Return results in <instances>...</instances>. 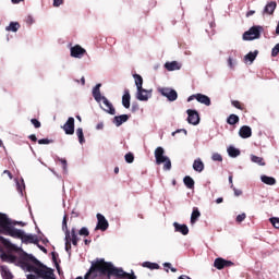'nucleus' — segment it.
I'll list each match as a JSON object with an SVG mask.
<instances>
[{
  "instance_id": "41",
  "label": "nucleus",
  "mask_w": 279,
  "mask_h": 279,
  "mask_svg": "<svg viewBox=\"0 0 279 279\" xmlns=\"http://www.w3.org/2000/svg\"><path fill=\"white\" fill-rule=\"evenodd\" d=\"M269 221L274 226V228L279 230V218L278 217H272V218L269 219Z\"/></svg>"
},
{
  "instance_id": "14",
  "label": "nucleus",
  "mask_w": 279,
  "mask_h": 279,
  "mask_svg": "<svg viewBox=\"0 0 279 279\" xmlns=\"http://www.w3.org/2000/svg\"><path fill=\"white\" fill-rule=\"evenodd\" d=\"M239 135L241 136V138H250L252 136V128L247 125L241 126Z\"/></svg>"
},
{
  "instance_id": "38",
  "label": "nucleus",
  "mask_w": 279,
  "mask_h": 279,
  "mask_svg": "<svg viewBox=\"0 0 279 279\" xmlns=\"http://www.w3.org/2000/svg\"><path fill=\"white\" fill-rule=\"evenodd\" d=\"M211 160H214V162H223V157L219 153H214Z\"/></svg>"
},
{
  "instance_id": "57",
  "label": "nucleus",
  "mask_w": 279,
  "mask_h": 279,
  "mask_svg": "<svg viewBox=\"0 0 279 279\" xmlns=\"http://www.w3.org/2000/svg\"><path fill=\"white\" fill-rule=\"evenodd\" d=\"M216 204H223V197H219L216 199Z\"/></svg>"
},
{
  "instance_id": "18",
  "label": "nucleus",
  "mask_w": 279,
  "mask_h": 279,
  "mask_svg": "<svg viewBox=\"0 0 279 279\" xmlns=\"http://www.w3.org/2000/svg\"><path fill=\"white\" fill-rule=\"evenodd\" d=\"M136 99H138V101H147L149 99V92L145 88H143V92L137 89Z\"/></svg>"
},
{
  "instance_id": "3",
  "label": "nucleus",
  "mask_w": 279,
  "mask_h": 279,
  "mask_svg": "<svg viewBox=\"0 0 279 279\" xmlns=\"http://www.w3.org/2000/svg\"><path fill=\"white\" fill-rule=\"evenodd\" d=\"M155 158H156V162L157 165H162L163 162H166L163 165V169L166 171H170L171 169V159H169V157L165 156V148L162 147H157L155 149Z\"/></svg>"
},
{
  "instance_id": "54",
  "label": "nucleus",
  "mask_w": 279,
  "mask_h": 279,
  "mask_svg": "<svg viewBox=\"0 0 279 279\" xmlns=\"http://www.w3.org/2000/svg\"><path fill=\"white\" fill-rule=\"evenodd\" d=\"M37 247H39V250L44 252V254H47V250L45 248V246L37 244Z\"/></svg>"
},
{
  "instance_id": "62",
  "label": "nucleus",
  "mask_w": 279,
  "mask_h": 279,
  "mask_svg": "<svg viewBox=\"0 0 279 279\" xmlns=\"http://www.w3.org/2000/svg\"><path fill=\"white\" fill-rule=\"evenodd\" d=\"M81 82H82V85L84 86L86 84V78L82 77Z\"/></svg>"
},
{
  "instance_id": "25",
  "label": "nucleus",
  "mask_w": 279,
  "mask_h": 279,
  "mask_svg": "<svg viewBox=\"0 0 279 279\" xmlns=\"http://www.w3.org/2000/svg\"><path fill=\"white\" fill-rule=\"evenodd\" d=\"M260 180L264 184H267L268 186H274V184H276V179L274 177L262 175Z\"/></svg>"
},
{
  "instance_id": "46",
  "label": "nucleus",
  "mask_w": 279,
  "mask_h": 279,
  "mask_svg": "<svg viewBox=\"0 0 279 279\" xmlns=\"http://www.w3.org/2000/svg\"><path fill=\"white\" fill-rule=\"evenodd\" d=\"M60 5H64V0H53V8H60Z\"/></svg>"
},
{
  "instance_id": "31",
  "label": "nucleus",
  "mask_w": 279,
  "mask_h": 279,
  "mask_svg": "<svg viewBox=\"0 0 279 279\" xmlns=\"http://www.w3.org/2000/svg\"><path fill=\"white\" fill-rule=\"evenodd\" d=\"M65 252L71 254V231H66L65 235Z\"/></svg>"
},
{
  "instance_id": "39",
  "label": "nucleus",
  "mask_w": 279,
  "mask_h": 279,
  "mask_svg": "<svg viewBox=\"0 0 279 279\" xmlns=\"http://www.w3.org/2000/svg\"><path fill=\"white\" fill-rule=\"evenodd\" d=\"M232 106L234 108H236L238 110H245V107L243 106V104H241V101L239 100H232L231 101Z\"/></svg>"
},
{
  "instance_id": "48",
  "label": "nucleus",
  "mask_w": 279,
  "mask_h": 279,
  "mask_svg": "<svg viewBox=\"0 0 279 279\" xmlns=\"http://www.w3.org/2000/svg\"><path fill=\"white\" fill-rule=\"evenodd\" d=\"M231 189H233V192H234V195H235V197H240V195H243V191H241V190H236V187H231Z\"/></svg>"
},
{
  "instance_id": "19",
  "label": "nucleus",
  "mask_w": 279,
  "mask_h": 279,
  "mask_svg": "<svg viewBox=\"0 0 279 279\" xmlns=\"http://www.w3.org/2000/svg\"><path fill=\"white\" fill-rule=\"evenodd\" d=\"M99 88H101V84H97L94 88H93V97L96 101H101V99H104V96H101V92L99 90Z\"/></svg>"
},
{
  "instance_id": "10",
  "label": "nucleus",
  "mask_w": 279,
  "mask_h": 279,
  "mask_svg": "<svg viewBox=\"0 0 279 279\" xmlns=\"http://www.w3.org/2000/svg\"><path fill=\"white\" fill-rule=\"evenodd\" d=\"M97 219H98V222H97V226H96V230H101L102 232H106V230H108L109 228V223H108V220L106 219V217L101 214H97Z\"/></svg>"
},
{
  "instance_id": "21",
  "label": "nucleus",
  "mask_w": 279,
  "mask_h": 279,
  "mask_svg": "<svg viewBox=\"0 0 279 279\" xmlns=\"http://www.w3.org/2000/svg\"><path fill=\"white\" fill-rule=\"evenodd\" d=\"M201 217H202V213H199V208L194 207L193 211H192V215H191V223H192V226L194 223H197V219H199Z\"/></svg>"
},
{
  "instance_id": "35",
  "label": "nucleus",
  "mask_w": 279,
  "mask_h": 279,
  "mask_svg": "<svg viewBox=\"0 0 279 279\" xmlns=\"http://www.w3.org/2000/svg\"><path fill=\"white\" fill-rule=\"evenodd\" d=\"M76 135H77L80 144L84 145V143H86V140L84 138V130L82 128H78L76 130Z\"/></svg>"
},
{
  "instance_id": "64",
  "label": "nucleus",
  "mask_w": 279,
  "mask_h": 279,
  "mask_svg": "<svg viewBox=\"0 0 279 279\" xmlns=\"http://www.w3.org/2000/svg\"><path fill=\"white\" fill-rule=\"evenodd\" d=\"M113 171L116 174L119 173V167H116Z\"/></svg>"
},
{
  "instance_id": "7",
  "label": "nucleus",
  "mask_w": 279,
  "mask_h": 279,
  "mask_svg": "<svg viewBox=\"0 0 279 279\" xmlns=\"http://www.w3.org/2000/svg\"><path fill=\"white\" fill-rule=\"evenodd\" d=\"M214 267L216 269H226V267H234V264L231 260L225 259L222 257H218L214 262Z\"/></svg>"
},
{
  "instance_id": "34",
  "label": "nucleus",
  "mask_w": 279,
  "mask_h": 279,
  "mask_svg": "<svg viewBox=\"0 0 279 279\" xmlns=\"http://www.w3.org/2000/svg\"><path fill=\"white\" fill-rule=\"evenodd\" d=\"M256 56H258V50H255L254 52H248L245 57L244 60L247 62H254L256 60Z\"/></svg>"
},
{
  "instance_id": "33",
  "label": "nucleus",
  "mask_w": 279,
  "mask_h": 279,
  "mask_svg": "<svg viewBox=\"0 0 279 279\" xmlns=\"http://www.w3.org/2000/svg\"><path fill=\"white\" fill-rule=\"evenodd\" d=\"M227 123L229 125H236V123H239V116L234 113L230 114L227 119Z\"/></svg>"
},
{
  "instance_id": "26",
  "label": "nucleus",
  "mask_w": 279,
  "mask_h": 279,
  "mask_svg": "<svg viewBox=\"0 0 279 279\" xmlns=\"http://www.w3.org/2000/svg\"><path fill=\"white\" fill-rule=\"evenodd\" d=\"M183 183L186 189H195V180H193V178H191L190 175L184 177Z\"/></svg>"
},
{
  "instance_id": "37",
  "label": "nucleus",
  "mask_w": 279,
  "mask_h": 279,
  "mask_svg": "<svg viewBox=\"0 0 279 279\" xmlns=\"http://www.w3.org/2000/svg\"><path fill=\"white\" fill-rule=\"evenodd\" d=\"M69 221V217L66 215H64L63 220H62V230L63 232H65V236H66V232L69 231V226L66 225Z\"/></svg>"
},
{
  "instance_id": "47",
  "label": "nucleus",
  "mask_w": 279,
  "mask_h": 279,
  "mask_svg": "<svg viewBox=\"0 0 279 279\" xmlns=\"http://www.w3.org/2000/svg\"><path fill=\"white\" fill-rule=\"evenodd\" d=\"M31 123H33L34 128L38 129L40 128V121H38V119H32Z\"/></svg>"
},
{
  "instance_id": "53",
  "label": "nucleus",
  "mask_w": 279,
  "mask_h": 279,
  "mask_svg": "<svg viewBox=\"0 0 279 279\" xmlns=\"http://www.w3.org/2000/svg\"><path fill=\"white\" fill-rule=\"evenodd\" d=\"M228 64H229L230 69H234V64L232 63V58H230V57L228 59Z\"/></svg>"
},
{
  "instance_id": "45",
  "label": "nucleus",
  "mask_w": 279,
  "mask_h": 279,
  "mask_svg": "<svg viewBox=\"0 0 279 279\" xmlns=\"http://www.w3.org/2000/svg\"><path fill=\"white\" fill-rule=\"evenodd\" d=\"M246 217H247V215H245V214H240V215L236 216L235 221H236L238 223H242V221H245V218H246Z\"/></svg>"
},
{
  "instance_id": "59",
  "label": "nucleus",
  "mask_w": 279,
  "mask_h": 279,
  "mask_svg": "<svg viewBox=\"0 0 279 279\" xmlns=\"http://www.w3.org/2000/svg\"><path fill=\"white\" fill-rule=\"evenodd\" d=\"M229 182L231 184V189H234V184L232 183V175L229 177Z\"/></svg>"
},
{
  "instance_id": "23",
  "label": "nucleus",
  "mask_w": 279,
  "mask_h": 279,
  "mask_svg": "<svg viewBox=\"0 0 279 279\" xmlns=\"http://www.w3.org/2000/svg\"><path fill=\"white\" fill-rule=\"evenodd\" d=\"M133 77L137 90H140V93H143V76H141L140 74H134Z\"/></svg>"
},
{
  "instance_id": "22",
  "label": "nucleus",
  "mask_w": 279,
  "mask_h": 279,
  "mask_svg": "<svg viewBox=\"0 0 279 279\" xmlns=\"http://www.w3.org/2000/svg\"><path fill=\"white\" fill-rule=\"evenodd\" d=\"M276 8H277L276 2L271 1L267 3L264 9V14H274V12H276Z\"/></svg>"
},
{
  "instance_id": "63",
  "label": "nucleus",
  "mask_w": 279,
  "mask_h": 279,
  "mask_svg": "<svg viewBox=\"0 0 279 279\" xmlns=\"http://www.w3.org/2000/svg\"><path fill=\"white\" fill-rule=\"evenodd\" d=\"M12 1V3H21V1H23V0H11Z\"/></svg>"
},
{
  "instance_id": "11",
  "label": "nucleus",
  "mask_w": 279,
  "mask_h": 279,
  "mask_svg": "<svg viewBox=\"0 0 279 279\" xmlns=\"http://www.w3.org/2000/svg\"><path fill=\"white\" fill-rule=\"evenodd\" d=\"M86 53V49L82 48L80 45H75L71 47L70 49V56L72 58H84V54Z\"/></svg>"
},
{
  "instance_id": "1",
  "label": "nucleus",
  "mask_w": 279,
  "mask_h": 279,
  "mask_svg": "<svg viewBox=\"0 0 279 279\" xmlns=\"http://www.w3.org/2000/svg\"><path fill=\"white\" fill-rule=\"evenodd\" d=\"M15 226L16 222L12 221L8 215L0 213V234H4V236H12V239H20L22 243H33L34 245H38V236L25 234V231L16 229ZM0 243L5 245V247L12 246V242L3 238V235H0Z\"/></svg>"
},
{
  "instance_id": "2",
  "label": "nucleus",
  "mask_w": 279,
  "mask_h": 279,
  "mask_svg": "<svg viewBox=\"0 0 279 279\" xmlns=\"http://www.w3.org/2000/svg\"><path fill=\"white\" fill-rule=\"evenodd\" d=\"M99 276H107L108 279L119 278L124 279L125 276H129L123 268H117L112 263L106 262V259H96L92 263L89 270L85 274V277H77L76 279H97Z\"/></svg>"
},
{
  "instance_id": "24",
  "label": "nucleus",
  "mask_w": 279,
  "mask_h": 279,
  "mask_svg": "<svg viewBox=\"0 0 279 279\" xmlns=\"http://www.w3.org/2000/svg\"><path fill=\"white\" fill-rule=\"evenodd\" d=\"M193 169H194V171L202 173V171H204V161H202V159H199V158L194 160Z\"/></svg>"
},
{
  "instance_id": "40",
  "label": "nucleus",
  "mask_w": 279,
  "mask_h": 279,
  "mask_svg": "<svg viewBox=\"0 0 279 279\" xmlns=\"http://www.w3.org/2000/svg\"><path fill=\"white\" fill-rule=\"evenodd\" d=\"M125 162H128L129 165H132V162H134V154L132 153H128L124 156Z\"/></svg>"
},
{
  "instance_id": "52",
  "label": "nucleus",
  "mask_w": 279,
  "mask_h": 279,
  "mask_svg": "<svg viewBox=\"0 0 279 279\" xmlns=\"http://www.w3.org/2000/svg\"><path fill=\"white\" fill-rule=\"evenodd\" d=\"M28 138L33 141V143H36V141H38V137H36L34 134L29 135Z\"/></svg>"
},
{
  "instance_id": "6",
  "label": "nucleus",
  "mask_w": 279,
  "mask_h": 279,
  "mask_svg": "<svg viewBox=\"0 0 279 279\" xmlns=\"http://www.w3.org/2000/svg\"><path fill=\"white\" fill-rule=\"evenodd\" d=\"M186 113L187 123H190V125H199V112H197V110L187 109Z\"/></svg>"
},
{
  "instance_id": "16",
  "label": "nucleus",
  "mask_w": 279,
  "mask_h": 279,
  "mask_svg": "<svg viewBox=\"0 0 279 279\" xmlns=\"http://www.w3.org/2000/svg\"><path fill=\"white\" fill-rule=\"evenodd\" d=\"M0 258H1V260H3V263H16V260H17V257L10 253H2L0 255Z\"/></svg>"
},
{
  "instance_id": "12",
  "label": "nucleus",
  "mask_w": 279,
  "mask_h": 279,
  "mask_svg": "<svg viewBox=\"0 0 279 279\" xmlns=\"http://www.w3.org/2000/svg\"><path fill=\"white\" fill-rule=\"evenodd\" d=\"M101 101L105 106V112H108V114H117V110L114 109V106H112V102L106 98V96H102Z\"/></svg>"
},
{
  "instance_id": "56",
  "label": "nucleus",
  "mask_w": 279,
  "mask_h": 279,
  "mask_svg": "<svg viewBox=\"0 0 279 279\" xmlns=\"http://www.w3.org/2000/svg\"><path fill=\"white\" fill-rule=\"evenodd\" d=\"M3 173L9 175L10 180H12V172H10L9 170H4Z\"/></svg>"
},
{
  "instance_id": "61",
  "label": "nucleus",
  "mask_w": 279,
  "mask_h": 279,
  "mask_svg": "<svg viewBox=\"0 0 279 279\" xmlns=\"http://www.w3.org/2000/svg\"><path fill=\"white\" fill-rule=\"evenodd\" d=\"M90 242H92V241L88 240V239H85V240H84L85 245H90Z\"/></svg>"
},
{
  "instance_id": "13",
  "label": "nucleus",
  "mask_w": 279,
  "mask_h": 279,
  "mask_svg": "<svg viewBox=\"0 0 279 279\" xmlns=\"http://www.w3.org/2000/svg\"><path fill=\"white\" fill-rule=\"evenodd\" d=\"M129 120H130V116H128V114L116 116L113 118V124L117 128H121V125H123V123H126V121H129Z\"/></svg>"
},
{
  "instance_id": "32",
  "label": "nucleus",
  "mask_w": 279,
  "mask_h": 279,
  "mask_svg": "<svg viewBox=\"0 0 279 279\" xmlns=\"http://www.w3.org/2000/svg\"><path fill=\"white\" fill-rule=\"evenodd\" d=\"M251 160H252V162H255L256 165H259V167H265V159H263V157L252 155Z\"/></svg>"
},
{
  "instance_id": "58",
  "label": "nucleus",
  "mask_w": 279,
  "mask_h": 279,
  "mask_svg": "<svg viewBox=\"0 0 279 279\" xmlns=\"http://www.w3.org/2000/svg\"><path fill=\"white\" fill-rule=\"evenodd\" d=\"M163 267H168V269H171L172 267H171V263H165L163 264Z\"/></svg>"
},
{
  "instance_id": "51",
  "label": "nucleus",
  "mask_w": 279,
  "mask_h": 279,
  "mask_svg": "<svg viewBox=\"0 0 279 279\" xmlns=\"http://www.w3.org/2000/svg\"><path fill=\"white\" fill-rule=\"evenodd\" d=\"M254 14H256V11L251 10L246 12V17L250 19V16H254Z\"/></svg>"
},
{
  "instance_id": "42",
  "label": "nucleus",
  "mask_w": 279,
  "mask_h": 279,
  "mask_svg": "<svg viewBox=\"0 0 279 279\" xmlns=\"http://www.w3.org/2000/svg\"><path fill=\"white\" fill-rule=\"evenodd\" d=\"M51 256H52V262L54 263L57 269L60 271V264H58V253L52 252Z\"/></svg>"
},
{
  "instance_id": "17",
  "label": "nucleus",
  "mask_w": 279,
  "mask_h": 279,
  "mask_svg": "<svg viewBox=\"0 0 279 279\" xmlns=\"http://www.w3.org/2000/svg\"><path fill=\"white\" fill-rule=\"evenodd\" d=\"M165 69L167 71H180L181 65L178 63V61H171L165 63Z\"/></svg>"
},
{
  "instance_id": "9",
  "label": "nucleus",
  "mask_w": 279,
  "mask_h": 279,
  "mask_svg": "<svg viewBox=\"0 0 279 279\" xmlns=\"http://www.w3.org/2000/svg\"><path fill=\"white\" fill-rule=\"evenodd\" d=\"M63 130H64L65 134H68L70 136L75 134V118L70 117L68 119V121L65 122V124L63 125Z\"/></svg>"
},
{
  "instance_id": "30",
  "label": "nucleus",
  "mask_w": 279,
  "mask_h": 279,
  "mask_svg": "<svg viewBox=\"0 0 279 279\" xmlns=\"http://www.w3.org/2000/svg\"><path fill=\"white\" fill-rule=\"evenodd\" d=\"M70 239H71V243L72 245H74L75 247H77V241H80V238H77V232L75 231V228H73L70 232Z\"/></svg>"
},
{
  "instance_id": "43",
  "label": "nucleus",
  "mask_w": 279,
  "mask_h": 279,
  "mask_svg": "<svg viewBox=\"0 0 279 279\" xmlns=\"http://www.w3.org/2000/svg\"><path fill=\"white\" fill-rule=\"evenodd\" d=\"M80 236H88L90 234V232L88 231V229L86 227H83L80 231H78Z\"/></svg>"
},
{
  "instance_id": "4",
  "label": "nucleus",
  "mask_w": 279,
  "mask_h": 279,
  "mask_svg": "<svg viewBox=\"0 0 279 279\" xmlns=\"http://www.w3.org/2000/svg\"><path fill=\"white\" fill-rule=\"evenodd\" d=\"M260 26H253L247 32L243 34V40H256V38H260Z\"/></svg>"
},
{
  "instance_id": "5",
  "label": "nucleus",
  "mask_w": 279,
  "mask_h": 279,
  "mask_svg": "<svg viewBox=\"0 0 279 279\" xmlns=\"http://www.w3.org/2000/svg\"><path fill=\"white\" fill-rule=\"evenodd\" d=\"M158 93H160L162 97H167L168 101H175V99H178V92H175V89L161 87L158 89Z\"/></svg>"
},
{
  "instance_id": "8",
  "label": "nucleus",
  "mask_w": 279,
  "mask_h": 279,
  "mask_svg": "<svg viewBox=\"0 0 279 279\" xmlns=\"http://www.w3.org/2000/svg\"><path fill=\"white\" fill-rule=\"evenodd\" d=\"M193 99H196L198 104H203L204 106H210V97L204 95V94H195L187 98V101H193Z\"/></svg>"
},
{
  "instance_id": "60",
  "label": "nucleus",
  "mask_w": 279,
  "mask_h": 279,
  "mask_svg": "<svg viewBox=\"0 0 279 279\" xmlns=\"http://www.w3.org/2000/svg\"><path fill=\"white\" fill-rule=\"evenodd\" d=\"M14 223H15V226H25V223H23V222H19V221H15V220H12Z\"/></svg>"
},
{
  "instance_id": "29",
  "label": "nucleus",
  "mask_w": 279,
  "mask_h": 279,
  "mask_svg": "<svg viewBox=\"0 0 279 279\" xmlns=\"http://www.w3.org/2000/svg\"><path fill=\"white\" fill-rule=\"evenodd\" d=\"M21 29V24L19 22H11L9 26L5 27L7 32H19Z\"/></svg>"
},
{
  "instance_id": "49",
  "label": "nucleus",
  "mask_w": 279,
  "mask_h": 279,
  "mask_svg": "<svg viewBox=\"0 0 279 279\" xmlns=\"http://www.w3.org/2000/svg\"><path fill=\"white\" fill-rule=\"evenodd\" d=\"M59 162H61L63 171H66V159H59Z\"/></svg>"
},
{
  "instance_id": "27",
  "label": "nucleus",
  "mask_w": 279,
  "mask_h": 279,
  "mask_svg": "<svg viewBox=\"0 0 279 279\" xmlns=\"http://www.w3.org/2000/svg\"><path fill=\"white\" fill-rule=\"evenodd\" d=\"M1 276L3 279H13L12 272L8 269V266H1Z\"/></svg>"
},
{
  "instance_id": "36",
  "label": "nucleus",
  "mask_w": 279,
  "mask_h": 279,
  "mask_svg": "<svg viewBox=\"0 0 279 279\" xmlns=\"http://www.w3.org/2000/svg\"><path fill=\"white\" fill-rule=\"evenodd\" d=\"M142 267H146L147 269H160V266L157 263L144 262Z\"/></svg>"
},
{
  "instance_id": "28",
  "label": "nucleus",
  "mask_w": 279,
  "mask_h": 279,
  "mask_svg": "<svg viewBox=\"0 0 279 279\" xmlns=\"http://www.w3.org/2000/svg\"><path fill=\"white\" fill-rule=\"evenodd\" d=\"M228 155L230 156V158H236L239 156H241V150H239L238 148H234L233 146H230L228 149Z\"/></svg>"
},
{
  "instance_id": "44",
  "label": "nucleus",
  "mask_w": 279,
  "mask_h": 279,
  "mask_svg": "<svg viewBox=\"0 0 279 279\" xmlns=\"http://www.w3.org/2000/svg\"><path fill=\"white\" fill-rule=\"evenodd\" d=\"M50 143H53V140H49V138L38 140V145H50Z\"/></svg>"
},
{
  "instance_id": "20",
  "label": "nucleus",
  "mask_w": 279,
  "mask_h": 279,
  "mask_svg": "<svg viewBox=\"0 0 279 279\" xmlns=\"http://www.w3.org/2000/svg\"><path fill=\"white\" fill-rule=\"evenodd\" d=\"M130 99H132V96L130 95V89H125L122 96V106H124L126 109L130 108Z\"/></svg>"
},
{
  "instance_id": "55",
  "label": "nucleus",
  "mask_w": 279,
  "mask_h": 279,
  "mask_svg": "<svg viewBox=\"0 0 279 279\" xmlns=\"http://www.w3.org/2000/svg\"><path fill=\"white\" fill-rule=\"evenodd\" d=\"M104 129V122H99L97 125H96V130H102Z\"/></svg>"
},
{
  "instance_id": "15",
  "label": "nucleus",
  "mask_w": 279,
  "mask_h": 279,
  "mask_svg": "<svg viewBox=\"0 0 279 279\" xmlns=\"http://www.w3.org/2000/svg\"><path fill=\"white\" fill-rule=\"evenodd\" d=\"M173 227L175 232H180L181 234H183V236H186V234H189V227L186 225H180L178 222H174Z\"/></svg>"
},
{
  "instance_id": "50",
  "label": "nucleus",
  "mask_w": 279,
  "mask_h": 279,
  "mask_svg": "<svg viewBox=\"0 0 279 279\" xmlns=\"http://www.w3.org/2000/svg\"><path fill=\"white\" fill-rule=\"evenodd\" d=\"M124 278L136 279V275H134V271H132L131 274L128 272V276H125Z\"/></svg>"
}]
</instances>
